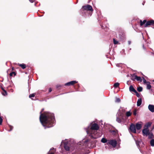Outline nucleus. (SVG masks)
I'll list each match as a JSON object with an SVG mask.
<instances>
[{"instance_id":"nucleus-1","label":"nucleus","mask_w":154,"mask_h":154,"mask_svg":"<svg viewBox=\"0 0 154 154\" xmlns=\"http://www.w3.org/2000/svg\"><path fill=\"white\" fill-rule=\"evenodd\" d=\"M43 110V109H42V111L40 112V121L43 126L45 127V129L46 127H51L54 125L55 122L54 115L48 112H45L42 114V112Z\"/></svg>"},{"instance_id":"nucleus-2","label":"nucleus","mask_w":154,"mask_h":154,"mask_svg":"<svg viewBox=\"0 0 154 154\" xmlns=\"http://www.w3.org/2000/svg\"><path fill=\"white\" fill-rule=\"evenodd\" d=\"M99 128V126L96 123L93 124L90 128H89L88 127L86 129V131L88 134H89L91 138L96 139L100 137L101 135L99 132L97 131Z\"/></svg>"},{"instance_id":"nucleus-3","label":"nucleus","mask_w":154,"mask_h":154,"mask_svg":"<svg viewBox=\"0 0 154 154\" xmlns=\"http://www.w3.org/2000/svg\"><path fill=\"white\" fill-rule=\"evenodd\" d=\"M124 114L121 112H117L116 121L119 123H122L124 119Z\"/></svg>"},{"instance_id":"nucleus-4","label":"nucleus","mask_w":154,"mask_h":154,"mask_svg":"<svg viewBox=\"0 0 154 154\" xmlns=\"http://www.w3.org/2000/svg\"><path fill=\"white\" fill-rule=\"evenodd\" d=\"M117 142L114 140H108L107 143V145L108 146L109 145H111L113 147H115L116 145Z\"/></svg>"},{"instance_id":"nucleus-5","label":"nucleus","mask_w":154,"mask_h":154,"mask_svg":"<svg viewBox=\"0 0 154 154\" xmlns=\"http://www.w3.org/2000/svg\"><path fill=\"white\" fill-rule=\"evenodd\" d=\"M82 9L83 10H88L91 11H93L92 6L89 5L83 6L82 7Z\"/></svg>"},{"instance_id":"nucleus-6","label":"nucleus","mask_w":154,"mask_h":154,"mask_svg":"<svg viewBox=\"0 0 154 154\" xmlns=\"http://www.w3.org/2000/svg\"><path fill=\"white\" fill-rule=\"evenodd\" d=\"M135 125L134 124H131L130 126L129 129L130 131L134 133H136V130Z\"/></svg>"},{"instance_id":"nucleus-7","label":"nucleus","mask_w":154,"mask_h":154,"mask_svg":"<svg viewBox=\"0 0 154 154\" xmlns=\"http://www.w3.org/2000/svg\"><path fill=\"white\" fill-rule=\"evenodd\" d=\"M61 143L62 144L64 143V147L65 149L67 151H68L69 150V147L67 145V144L68 143V142L67 141H65V142L64 141H62Z\"/></svg>"},{"instance_id":"nucleus-8","label":"nucleus","mask_w":154,"mask_h":154,"mask_svg":"<svg viewBox=\"0 0 154 154\" xmlns=\"http://www.w3.org/2000/svg\"><path fill=\"white\" fill-rule=\"evenodd\" d=\"M132 79L133 80L136 79L137 81H140V82H141L142 81V79L140 77L138 76L135 75H134L132 76Z\"/></svg>"},{"instance_id":"nucleus-9","label":"nucleus","mask_w":154,"mask_h":154,"mask_svg":"<svg viewBox=\"0 0 154 154\" xmlns=\"http://www.w3.org/2000/svg\"><path fill=\"white\" fill-rule=\"evenodd\" d=\"M154 24V20H150L147 21L145 24L144 26L145 27H146L148 26L152 25Z\"/></svg>"},{"instance_id":"nucleus-10","label":"nucleus","mask_w":154,"mask_h":154,"mask_svg":"<svg viewBox=\"0 0 154 154\" xmlns=\"http://www.w3.org/2000/svg\"><path fill=\"white\" fill-rule=\"evenodd\" d=\"M142 123L141 122L136 123L135 125L136 128L137 130H139L142 127Z\"/></svg>"},{"instance_id":"nucleus-11","label":"nucleus","mask_w":154,"mask_h":154,"mask_svg":"<svg viewBox=\"0 0 154 154\" xmlns=\"http://www.w3.org/2000/svg\"><path fill=\"white\" fill-rule=\"evenodd\" d=\"M142 133L143 135H145L146 136H147L149 133L148 128H145L143 129L142 131Z\"/></svg>"},{"instance_id":"nucleus-12","label":"nucleus","mask_w":154,"mask_h":154,"mask_svg":"<svg viewBox=\"0 0 154 154\" xmlns=\"http://www.w3.org/2000/svg\"><path fill=\"white\" fill-rule=\"evenodd\" d=\"M149 109L152 112H154V106L153 105L149 104L148 106Z\"/></svg>"},{"instance_id":"nucleus-13","label":"nucleus","mask_w":154,"mask_h":154,"mask_svg":"<svg viewBox=\"0 0 154 154\" xmlns=\"http://www.w3.org/2000/svg\"><path fill=\"white\" fill-rule=\"evenodd\" d=\"M56 149L54 148H52L51 149L49 152H48V154H54V152H55Z\"/></svg>"},{"instance_id":"nucleus-14","label":"nucleus","mask_w":154,"mask_h":154,"mask_svg":"<svg viewBox=\"0 0 154 154\" xmlns=\"http://www.w3.org/2000/svg\"><path fill=\"white\" fill-rule=\"evenodd\" d=\"M126 108L123 107L121 108L118 112H121L124 114V113L126 111Z\"/></svg>"},{"instance_id":"nucleus-15","label":"nucleus","mask_w":154,"mask_h":154,"mask_svg":"<svg viewBox=\"0 0 154 154\" xmlns=\"http://www.w3.org/2000/svg\"><path fill=\"white\" fill-rule=\"evenodd\" d=\"M147 136H148V138L149 139H153L154 138V135H153L152 132H149Z\"/></svg>"},{"instance_id":"nucleus-16","label":"nucleus","mask_w":154,"mask_h":154,"mask_svg":"<svg viewBox=\"0 0 154 154\" xmlns=\"http://www.w3.org/2000/svg\"><path fill=\"white\" fill-rule=\"evenodd\" d=\"M129 90L131 91L134 92H136V91L134 89V87L132 85H131L129 87Z\"/></svg>"},{"instance_id":"nucleus-17","label":"nucleus","mask_w":154,"mask_h":154,"mask_svg":"<svg viewBox=\"0 0 154 154\" xmlns=\"http://www.w3.org/2000/svg\"><path fill=\"white\" fill-rule=\"evenodd\" d=\"M142 103V100L141 98L138 99L137 102V106H140Z\"/></svg>"},{"instance_id":"nucleus-18","label":"nucleus","mask_w":154,"mask_h":154,"mask_svg":"<svg viewBox=\"0 0 154 154\" xmlns=\"http://www.w3.org/2000/svg\"><path fill=\"white\" fill-rule=\"evenodd\" d=\"M151 122H148L145 125V128H148L151 126Z\"/></svg>"},{"instance_id":"nucleus-19","label":"nucleus","mask_w":154,"mask_h":154,"mask_svg":"<svg viewBox=\"0 0 154 154\" xmlns=\"http://www.w3.org/2000/svg\"><path fill=\"white\" fill-rule=\"evenodd\" d=\"M18 65L20 66L23 69H24L26 68V65L25 64H18Z\"/></svg>"},{"instance_id":"nucleus-20","label":"nucleus","mask_w":154,"mask_h":154,"mask_svg":"<svg viewBox=\"0 0 154 154\" xmlns=\"http://www.w3.org/2000/svg\"><path fill=\"white\" fill-rule=\"evenodd\" d=\"M146 85H147V88L149 90L150 89L151 87V86L150 85V82H147L146 83Z\"/></svg>"},{"instance_id":"nucleus-21","label":"nucleus","mask_w":154,"mask_h":154,"mask_svg":"<svg viewBox=\"0 0 154 154\" xmlns=\"http://www.w3.org/2000/svg\"><path fill=\"white\" fill-rule=\"evenodd\" d=\"M131 114L132 113L130 111H128L126 113V116L127 117H128L130 116Z\"/></svg>"},{"instance_id":"nucleus-22","label":"nucleus","mask_w":154,"mask_h":154,"mask_svg":"<svg viewBox=\"0 0 154 154\" xmlns=\"http://www.w3.org/2000/svg\"><path fill=\"white\" fill-rule=\"evenodd\" d=\"M140 26H142L143 24H145L146 22V20H144L143 21H142L141 20H140Z\"/></svg>"},{"instance_id":"nucleus-23","label":"nucleus","mask_w":154,"mask_h":154,"mask_svg":"<svg viewBox=\"0 0 154 154\" xmlns=\"http://www.w3.org/2000/svg\"><path fill=\"white\" fill-rule=\"evenodd\" d=\"M107 141H107L106 139L105 138H102V139L101 140V142L102 143H106V142H107Z\"/></svg>"},{"instance_id":"nucleus-24","label":"nucleus","mask_w":154,"mask_h":154,"mask_svg":"<svg viewBox=\"0 0 154 154\" xmlns=\"http://www.w3.org/2000/svg\"><path fill=\"white\" fill-rule=\"evenodd\" d=\"M151 145L152 146H154V138L152 139L150 142Z\"/></svg>"},{"instance_id":"nucleus-25","label":"nucleus","mask_w":154,"mask_h":154,"mask_svg":"<svg viewBox=\"0 0 154 154\" xmlns=\"http://www.w3.org/2000/svg\"><path fill=\"white\" fill-rule=\"evenodd\" d=\"M119 85V84L118 82L115 83L114 85V87L115 88L118 87Z\"/></svg>"},{"instance_id":"nucleus-26","label":"nucleus","mask_w":154,"mask_h":154,"mask_svg":"<svg viewBox=\"0 0 154 154\" xmlns=\"http://www.w3.org/2000/svg\"><path fill=\"white\" fill-rule=\"evenodd\" d=\"M77 83V82L76 81H73L70 82V83L71 85H72L73 84H75L76 83Z\"/></svg>"},{"instance_id":"nucleus-27","label":"nucleus","mask_w":154,"mask_h":154,"mask_svg":"<svg viewBox=\"0 0 154 154\" xmlns=\"http://www.w3.org/2000/svg\"><path fill=\"white\" fill-rule=\"evenodd\" d=\"M142 88L141 87H139L137 88V90L139 92H141L142 91Z\"/></svg>"},{"instance_id":"nucleus-28","label":"nucleus","mask_w":154,"mask_h":154,"mask_svg":"<svg viewBox=\"0 0 154 154\" xmlns=\"http://www.w3.org/2000/svg\"><path fill=\"white\" fill-rule=\"evenodd\" d=\"M2 94L3 95L5 96L7 95V92L5 90H3V92L2 93Z\"/></svg>"},{"instance_id":"nucleus-29","label":"nucleus","mask_w":154,"mask_h":154,"mask_svg":"<svg viewBox=\"0 0 154 154\" xmlns=\"http://www.w3.org/2000/svg\"><path fill=\"white\" fill-rule=\"evenodd\" d=\"M13 75H16V73L14 72H13L10 73V76H12Z\"/></svg>"},{"instance_id":"nucleus-30","label":"nucleus","mask_w":154,"mask_h":154,"mask_svg":"<svg viewBox=\"0 0 154 154\" xmlns=\"http://www.w3.org/2000/svg\"><path fill=\"white\" fill-rule=\"evenodd\" d=\"M120 101V99L119 98H116V102L119 103V102Z\"/></svg>"},{"instance_id":"nucleus-31","label":"nucleus","mask_w":154,"mask_h":154,"mask_svg":"<svg viewBox=\"0 0 154 154\" xmlns=\"http://www.w3.org/2000/svg\"><path fill=\"white\" fill-rule=\"evenodd\" d=\"M113 43L115 44H116L118 43V42L116 41L115 39H113Z\"/></svg>"},{"instance_id":"nucleus-32","label":"nucleus","mask_w":154,"mask_h":154,"mask_svg":"<svg viewBox=\"0 0 154 154\" xmlns=\"http://www.w3.org/2000/svg\"><path fill=\"white\" fill-rule=\"evenodd\" d=\"M141 142L140 141H136V143L137 145H138L141 143Z\"/></svg>"},{"instance_id":"nucleus-33","label":"nucleus","mask_w":154,"mask_h":154,"mask_svg":"<svg viewBox=\"0 0 154 154\" xmlns=\"http://www.w3.org/2000/svg\"><path fill=\"white\" fill-rule=\"evenodd\" d=\"M35 96V94H30L29 95V98H31L32 97H34Z\"/></svg>"},{"instance_id":"nucleus-34","label":"nucleus","mask_w":154,"mask_h":154,"mask_svg":"<svg viewBox=\"0 0 154 154\" xmlns=\"http://www.w3.org/2000/svg\"><path fill=\"white\" fill-rule=\"evenodd\" d=\"M70 85H71L70 83V82L67 83L65 84V85L69 86Z\"/></svg>"},{"instance_id":"nucleus-35","label":"nucleus","mask_w":154,"mask_h":154,"mask_svg":"<svg viewBox=\"0 0 154 154\" xmlns=\"http://www.w3.org/2000/svg\"><path fill=\"white\" fill-rule=\"evenodd\" d=\"M143 82L144 83H146H146L147 82L146 81V80L144 79V78H143Z\"/></svg>"},{"instance_id":"nucleus-36","label":"nucleus","mask_w":154,"mask_h":154,"mask_svg":"<svg viewBox=\"0 0 154 154\" xmlns=\"http://www.w3.org/2000/svg\"><path fill=\"white\" fill-rule=\"evenodd\" d=\"M2 119L1 117H0V125L2 124Z\"/></svg>"},{"instance_id":"nucleus-37","label":"nucleus","mask_w":154,"mask_h":154,"mask_svg":"<svg viewBox=\"0 0 154 154\" xmlns=\"http://www.w3.org/2000/svg\"><path fill=\"white\" fill-rule=\"evenodd\" d=\"M9 128H10V129L9 131H11L12 130V129L13 128V127L11 126H9Z\"/></svg>"},{"instance_id":"nucleus-38","label":"nucleus","mask_w":154,"mask_h":154,"mask_svg":"<svg viewBox=\"0 0 154 154\" xmlns=\"http://www.w3.org/2000/svg\"><path fill=\"white\" fill-rule=\"evenodd\" d=\"M137 114V113H136V110H135L133 112V114L135 116Z\"/></svg>"},{"instance_id":"nucleus-39","label":"nucleus","mask_w":154,"mask_h":154,"mask_svg":"<svg viewBox=\"0 0 154 154\" xmlns=\"http://www.w3.org/2000/svg\"><path fill=\"white\" fill-rule=\"evenodd\" d=\"M29 1L31 2V3H32L33 2H34L35 0H29Z\"/></svg>"},{"instance_id":"nucleus-40","label":"nucleus","mask_w":154,"mask_h":154,"mask_svg":"<svg viewBox=\"0 0 154 154\" xmlns=\"http://www.w3.org/2000/svg\"><path fill=\"white\" fill-rule=\"evenodd\" d=\"M128 44L129 45H130V44H131V41H128Z\"/></svg>"},{"instance_id":"nucleus-41","label":"nucleus","mask_w":154,"mask_h":154,"mask_svg":"<svg viewBox=\"0 0 154 154\" xmlns=\"http://www.w3.org/2000/svg\"><path fill=\"white\" fill-rule=\"evenodd\" d=\"M51 91H52V89L51 88H50L49 89V92H51Z\"/></svg>"},{"instance_id":"nucleus-42","label":"nucleus","mask_w":154,"mask_h":154,"mask_svg":"<svg viewBox=\"0 0 154 154\" xmlns=\"http://www.w3.org/2000/svg\"><path fill=\"white\" fill-rule=\"evenodd\" d=\"M2 89L3 91V90H4L3 88H1Z\"/></svg>"},{"instance_id":"nucleus-43","label":"nucleus","mask_w":154,"mask_h":154,"mask_svg":"<svg viewBox=\"0 0 154 154\" xmlns=\"http://www.w3.org/2000/svg\"><path fill=\"white\" fill-rule=\"evenodd\" d=\"M105 147H106V148H107V146H105Z\"/></svg>"}]
</instances>
